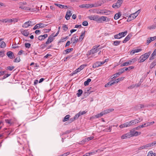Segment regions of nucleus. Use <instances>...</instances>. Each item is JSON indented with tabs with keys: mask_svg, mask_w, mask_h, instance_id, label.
Here are the masks:
<instances>
[{
	"mask_svg": "<svg viewBox=\"0 0 156 156\" xmlns=\"http://www.w3.org/2000/svg\"><path fill=\"white\" fill-rule=\"evenodd\" d=\"M83 93V90H82L79 89L78 91V93L76 94V95L78 97H79Z\"/></svg>",
	"mask_w": 156,
	"mask_h": 156,
	"instance_id": "35",
	"label": "nucleus"
},
{
	"mask_svg": "<svg viewBox=\"0 0 156 156\" xmlns=\"http://www.w3.org/2000/svg\"><path fill=\"white\" fill-rule=\"evenodd\" d=\"M151 54V52L150 51H149L147 53H145L143 55L147 59L148 58Z\"/></svg>",
	"mask_w": 156,
	"mask_h": 156,
	"instance_id": "36",
	"label": "nucleus"
},
{
	"mask_svg": "<svg viewBox=\"0 0 156 156\" xmlns=\"http://www.w3.org/2000/svg\"><path fill=\"white\" fill-rule=\"evenodd\" d=\"M19 8L22 9H23L25 10H30L31 9L29 7L23 6H20Z\"/></svg>",
	"mask_w": 156,
	"mask_h": 156,
	"instance_id": "24",
	"label": "nucleus"
},
{
	"mask_svg": "<svg viewBox=\"0 0 156 156\" xmlns=\"http://www.w3.org/2000/svg\"><path fill=\"white\" fill-rule=\"evenodd\" d=\"M98 16L94 15L88 17L89 19L97 22Z\"/></svg>",
	"mask_w": 156,
	"mask_h": 156,
	"instance_id": "12",
	"label": "nucleus"
},
{
	"mask_svg": "<svg viewBox=\"0 0 156 156\" xmlns=\"http://www.w3.org/2000/svg\"><path fill=\"white\" fill-rule=\"evenodd\" d=\"M153 146V144L152 142L142 146L139 147L138 149L139 150H141L144 149H149L151 147Z\"/></svg>",
	"mask_w": 156,
	"mask_h": 156,
	"instance_id": "2",
	"label": "nucleus"
},
{
	"mask_svg": "<svg viewBox=\"0 0 156 156\" xmlns=\"http://www.w3.org/2000/svg\"><path fill=\"white\" fill-rule=\"evenodd\" d=\"M86 113V112H85V111H83L82 112H79V114L80 115H83L84 114H85Z\"/></svg>",
	"mask_w": 156,
	"mask_h": 156,
	"instance_id": "61",
	"label": "nucleus"
},
{
	"mask_svg": "<svg viewBox=\"0 0 156 156\" xmlns=\"http://www.w3.org/2000/svg\"><path fill=\"white\" fill-rule=\"evenodd\" d=\"M140 12V9L138 10L137 11H136L134 13H133L134 16H136V17L139 14Z\"/></svg>",
	"mask_w": 156,
	"mask_h": 156,
	"instance_id": "54",
	"label": "nucleus"
},
{
	"mask_svg": "<svg viewBox=\"0 0 156 156\" xmlns=\"http://www.w3.org/2000/svg\"><path fill=\"white\" fill-rule=\"evenodd\" d=\"M134 68V67L133 66H130L127 68L125 67V71L129 70L131 69H133Z\"/></svg>",
	"mask_w": 156,
	"mask_h": 156,
	"instance_id": "42",
	"label": "nucleus"
},
{
	"mask_svg": "<svg viewBox=\"0 0 156 156\" xmlns=\"http://www.w3.org/2000/svg\"><path fill=\"white\" fill-rule=\"evenodd\" d=\"M14 68V67L13 66H9L7 67V69L11 71L13 70Z\"/></svg>",
	"mask_w": 156,
	"mask_h": 156,
	"instance_id": "48",
	"label": "nucleus"
},
{
	"mask_svg": "<svg viewBox=\"0 0 156 156\" xmlns=\"http://www.w3.org/2000/svg\"><path fill=\"white\" fill-rule=\"evenodd\" d=\"M140 12V9L138 10L137 11H136L134 13H133L134 16H136V17L139 14Z\"/></svg>",
	"mask_w": 156,
	"mask_h": 156,
	"instance_id": "55",
	"label": "nucleus"
},
{
	"mask_svg": "<svg viewBox=\"0 0 156 156\" xmlns=\"http://www.w3.org/2000/svg\"><path fill=\"white\" fill-rule=\"evenodd\" d=\"M20 57H18L16 58L14 60V62H20Z\"/></svg>",
	"mask_w": 156,
	"mask_h": 156,
	"instance_id": "47",
	"label": "nucleus"
},
{
	"mask_svg": "<svg viewBox=\"0 0 156 156\" xmlns=\"http://www.w3.org/2000/svg\"><path fill=\"white\" fill-rule=\"evenodd\" d=\"M55 5L58 6V7H59L60 8H64V5L57 3H55Z\"/></svg>",
	"mask_w": 156,
	"mask_h": 156,
	"instance_id": "44",
	"label": "nucleus"
},
{
	"mask_svg": "<svg viewBox=\"0 0 156 156\" xmlns=\"http://www.w3.org/2000/svg\"><path fill=\"white\" fill-rule=\"evenodd\" d=\"M72 13L71 11L70 10H68L66 14L65 18L67 20H69L70 19V17L72 15Z\"/></svg>",
	"mask_w": 156,
	"mask_h": 156,
	"instance_id": "13",
	"label": "nucleus"
},
{
	"mask_svg": "<svg viewBox=\"0 0 156 156\" xmlns=\"http://www.w3.org/2000/svg\"><path fill=\"white\" fill-rule=\"evenodd\" d=\"M27 2H20L19 3V5L20 6H23L24 5H26L27 4Z\"/></svg>",
	"mask_w": 156,
	"mask_h": 156,
	"instance_id": "59",
	"label": "nucleus"
},
{
	"mask_svg": "<svg viewBox=\"0 0 156 156\" xmlns=\"http://www.w3.org/2000/svg\"><path fill=\"white\" fill-rule=\"evenodd\" d=\"M123 2V0H118L116 3L113 4L112 7L114 8H118L120 7Z\"/></svg>",
	"mask_w": 156,
	"mask_h": 156,
	"instance_id": "6",
	"label": "nucleus"
},
{
	"mask_svg": "<svg viewBox=\"0 0 156 156\" xmlns=\"http://www.w3.org/2000/svg\"><path fill=\"white\" fill-rule=\"evenodd\" d=\"M53 36H54L53 35H50L46 41V44H48L51 43L54 40Z\"/></svg>",
	"mask_w": 156,
	"mask_h": 156,
	"instance_id": "9",
	"label": "nucleus"
},
{
	"mask_svg": "<svg viewBox=\"0 0 156 156\" xmlns=\"http://www.w3.org/2000/svg\"><path fill=\"white\" fill-rule=\"evenodd\" d=\"M130 61L131 62V64L134 63L136 61V58H133L130 60Z\"/></svg>",
	"mask_w": 156,
	"mask_h": 156,
	"instance_id": "60",
	"label": "nucleus"
},
{
	"mask_svg": "<svg viewBox=\"0 0 156 156\" xmlns=\"http://www.w3.org/2000/svg\"><path fill=\"white\" fill-rule=\"evenodd\" d=\"M102 48V47H100V45H96L94 46L93 47V48L89 52V55L92 54L91 55V57H94V54L95 53L97 52L98 51L99 49Z\"/></svg>",
	"mask_w": 156,
	"mask_h": 156,
	"instance_id": "1",
	"label": "nucleus"
},
{
	"mask_svg": "<svg viewBox=\"0 0 156 156\" xmlns=\"http://www.w3.org/2000/svg\"><path fill=\"white\" fill-rule=\"evenodd\" d=\"M82 24L83 26H87L88 25L87 22L86 21H83L82 23Z\"/></svg>",
	"mask_w": 156,
	"mask_h": 156,
	"instance_id": "50",
	"label": "nucleus"
},
{
	"mask_svg": "<svg viewBox=\"0 0 156 156\" xmlns=\"http://www.w3.org/2000/svg\"><path fill=\"white\" fill-rule=\"evenodd\" d=\"M131 122L130 121V122H129L125 123V124L126 125V127H129L131 126H132V125H131Z\"/></svg>",
	"mask_w": 156,
	"mask_h": 156,
	"instance_id": "46",
	"label": "nucleus"
},
{
	"mask_svg": "<svg viewBox=\"0 0 156 156\" xmlns=\"http://www.w3.org/2000/svg\"><path fill=\"white\" fill-rule=\"evenodd\" d=\"M73 48H70L67 49L65 51L66 52H65V53H64V54H67L69 53L71 51H73Z\"/></svg>",
	"mask_w": 156,
	"mask_h": 156,
	"instance_id": "38",
	"label": "nucleus"
},
{
	"mask_svg": "<svg viewBox=\"0 0 156 156\" xmlns=\"http://www.w3.org/2000/svg\"><path fill=\"white\" fill-rule=\"evenodd\" d=\"M21 33L25 36L27 37L29 34V32L28 30H21Z\"/></svg>",
	"mask_w": 156,
	"mask_h": 156,
	"instance_id": "16",
	"label": "nucleus"
},
{
	"mask_svg": "<svg viewBox=\"0 0 156 156\" xmlns=\"http://www.w3.org/2000/svg\"><path fill=\"white\" fill-rule=\"evenodd\" d=\"M70 115H66L63 118L62 121L63 122L66 121L69 119Z\"/></svg>",
	"mask_w": 156,
	"mask_h": 156,
	"instance_id": "32",
	"label": "nucleus"
},
{
	"mask_svg": "<svg viewBox=\"0 0 156 156\" xmlns=\"http://www.w3.org/2000/svg\"><path fill=\"white\" fill-rule=\"evenodd\" d=\"M33 24L32 23L31 21H28L27 22L25 23L23 25L22 27H23L27 28L29 26H32Z\"/></svg>",
	"mask_w": 156,
	"mask_h": 156,
	"instance_id": "7",
	"label": "nucleus"
},
{
	"mask_svg": "<svg viewBox=\"0 0 156 156\" xmlns=\"http://www.w3.org/2000/svg\"><path fill=\"white\" fill-rule=\"evenodd\" d=\"M69 152H67L66 153H64L63 154L60 155V156H66L67 155H69Z\"/></svg>",
	"mask_w": 156,
	"mask_h": 156,
	"instance_id": "64",
	"label": "nucleus"
},
{
	"mask_svg": "<svg viewBox=\"0 0 156 156\" xmlns=\"http://www.w3.org/2000/svg\"><path fill=\"white\" fill-rule=\"evenodd\" d=\"M131 125H133L139 123V121L138 119H135L130 121Z\"/></svg>",
	"mask_w": 156,
	"mask_h": 156,
	"instance_id": "28",
	"label": "nucleus"
},
{
	"mask_svg": "<svg viewBox=\"0 0 156 156\" xmlns=\"http://www.w3.org/2000/svg\"><path fill=\"white\" fill-rule=\"evenodd\" d=\"M71 41L73 44H75L78 41V38H76V37L75 36L74 37H72L71 39Z\"/></svg>",
	"mask_w": 156,
	"mask_h": 156,
	"instance_id": "22",
	"label": "nucleus"
},
{
	"mask_svg": "<svg viewBox=\"0 0 156 156\" xmlns=\"http://www.w3.org/2000/svg\"><path fill=\"white\" fill-rule=\"evenodd\" d=\"M147 58H146L143 55H142L140 56L139 62L140 63L143 62Z\"/></svg>",
	"mask_w": 156,
	"mask_h": 156,
	"instance_id": "23",
	"label": "nucleus"
},
{
	"mask_svg": "<svg viewBox=\"0 0 156 156\" xmlns=\"http://www.w3.org/2000/svg\"><path fill=\"white\" fill-rule=\"evenodd\" d=\"M92 92H93V91H90V92L87 91H86L84 93L85 95L87 96Z\"/></svg>",
	"mask_w": 156,
	"mask_h": 156,
	"instance_id": "57",
	"label": "nucleus"
},
{
	"mask_svg": "<svg viewBox=\"0 0 156 156\" xmlns=\"http://www.w3.org/2000/svg\"><path fill=\"white\" fill-rule=\"evenodd\" d=\"M131 37V34H128L124 39V40L122 41V42L123 43H125L127 42L128 41L130 38V37Z\"/></svg>",
	"mask_w": 156,
	"mask_h": 156,
	"instance_id": "19",
	"label": "nucleus"
},
{
	"mask_svg": "<svg viewBox=\"0 0 156 156\" xmlns=\"http://www.w3.org/2000/svg\"><path fill=\"white\" fill-rule=\"evenodd\" d=\"M121 41H115L113 42V45L115 46H117L119 45Z\"/></svg>",
	"mask_w": 156,
	"mask_h": 156,
	"instance_id": "40",
	"label": "nucleus"
},
{
	"mask_svg": "<svg viewBox=\"0 0 156 156\" xmlns=\"http://www.w3.org/2000/svg\"><path fill=\"white\" fill-rule=\"evenodd\" d=\"M87 65L86 64H84L80 66L78 68L76 69L77 70H78L77 71L80 72L82 69H83L84 67L86 66Z\"/></svg>",
	"mask_w": 156,
	"mask_h": 156,
	"instance_id": "26",
	"label": "nucleus"
},
{
	"mask_svg": "<svg viewBox=\"0 0 156 156\" xmlns=\"http://www.w3.org/2000/svg\"><path fill=\"white\" fill-rule=\"evenodd\" d=\"M14 20L11 19H5V23H11Z\"/></svg>",
	"mask_w": 156,
	"mask_h": 156,
	"instance_id": "43",
	"label": "nucleus"
},
{
	"mask_svg": "<svg viewBox=\"0 0 156 156\" xmlns=\"http://www.w3.org/2000/svg\"><path fill=\"white\" fill-rule=\"evenodd\" d=\"M124 78L125 77H121L119 78H118L115 79L114 81H113L114 84L118 83L121 80H123Z\"/></svg>",
	"mask_w": 156,
	"mask_h": 156,
	"instance_id": "21",
	"label": "nucleus"
},
{
	"mask_svg": "<svg viewBox=\"0 0 156 156\" xmlns=\"http://www.w3.org/2000/svg\"><path fill=\"white\" fill-rule=\"evenodd\" d=\"M85 31H84L81 33L79 37V41H81L83 40L85 35Z\"/></svg>",
	"mask_w": 156,
	"mask_h": 156,
	"instance_id": "27",
	"label": "nucleus"
},
{
	"mask_svg": "<svg viewBox=\"0 0 156 156\" xmlns=\"http://www.w3.org/2000/svg\"><path fill=\"white\" fill-rule=\"evenodd\" d=\"M154 123V121L151 122H148L146 123V126H150L151 125L153 124Z\"/></svg>",
	"mask_w": 156,
	"mask_h": 156,
	"instance_id": "41",
	"label": "nucleus"
},
{
	"mask_svg": "<svg viewBox=\"0 0 156 156\" xmlns=\"http://www.w3.org/2000/svg\"><path fill=\"white\" fill-rule=\"evenodd\" d=\"M6 46L5 43L3 41L0 42V47L2 48H4Z\"/></svg>",
	"mask_w": 156,
	"mask_h": 156,
	"instance_id": "34",
	"label": "nucleus"
},
{
	"mask_svg": "<svg viewBox=\"0 0 156 156\" xmlns=\"http://www.w3.org/2000/svg\"><path fill=\"white\" fill-rule=\"evenodd\" d=\"M136 17V16H134L133 14H131L130 15L127 20V22H130Z\"/></svg>",
	"mask_w": 156,
	"mask_h": 156,
	"instance_id": "15",
	"label": "nucleus"
},
{
	"mask_svg": "<svg viewBox=\"0 0 156 156\" xmlns=\"http://www.w3.org/2000/svg\"><path fill=\"white\" fill-rule=\"evenodd\" d=\"M119 76V75L118 74H117V73H116L112 75L113 77L112 79H115L116 77H118Z\"/></svg>",
	"mask_w": 156,
	"mask_h": 156,
	"instance_id": "58",
	"label": "nucleus"
},
{
	"mask_svg": "<svg viewBox=\"0 0 156 156\" xmlns=\"http://www.w3.org/2000/svg\"><path fill=\"white\" fill-rule=\"evenodd\" d=\"M103 115V113H102V112L100 113L99 114H98L96 115H94L91 117L90 118V119H95V118H98L100 117Z\"/></svg>",
	"mask_w": 156,
	"mask_h": 156,
	"instance_id": "14",
	"label": "nucleus"
},
{
	"mask_svg": "<svg viewBox=\"0 0 156 156\" xmlns=\"http://www.w3.org/2000/svg\"><path fill=\"white\" fill-rule=\"evenodd\" d=\"M98 6L97 4H83L80 6L81 8H90L92 7H97Z\"/></svg>",
	"mask_w": 156,
	"mask_h": 156,
	"instance_id": "4",
	"label": "nucleus"
},
{
	"mask_svg": "<svg viewBox=\"0 0 156 156\" xmlns=\"http://www.w3.org/2000/svg\"><path fill=\"white\" fill-rule=\"evenodd\" d=\"M25 46L26 48H29L30 47L31 44L30 43H27L25 44Z\"/></svg>",
	"mask_w": 156,
	"mask_h": 156,
	"instance_id": "51",
	"label": "nucleus"
},
{
	"mask_svg": "<svg viewBox=\"0 0 156 156\" xmlns=\"http://www.w3.org/2000/svg\"><path fill=\"white\" fill-rule=\"evenodd\" d=\"M156 55V49H155L152 54L151 55V57L150 58V60H152L154 58V56Z\"/></svg>",
	"mask_w": 156,
	"mask_h": 156,
	"instance_id": "25",
	"label": "nucleus"
},
{
	"mask_svg": "<svg viewBox=\"0 0 156 156\" xmlns=\"http://www.w3.org/2000/svg\"><path fill=\"white\" fill-rule=\"evenodd\" d=\"M104 64V62H96L94 63V65L93 66V68H96L97 67H98L100 66H101L102 65Z\"/></svg>",
	"mask_w": 156,
	"mask_h": 156,
	"instance_id": "11",
	"label": "nucleus"
},
{
	"mask_svg": "<svg viewBox=\"0 0 156 156\" xmlns=\"http://www.w3.org/2000/svg\"><path fill=\"white\" fill-rule=\"evenodd\" d=\"M127 33L126 30L124 32L119 33L118 34L115 35L114 36V37L115 39H120L126 36Z\"/></svg>",
	"mask_w": 156,
	"mask_h": 156,
	"instance_id": "3",
	"label": "nucleus"
},
{
	"mask_svg": "<svg viewBox=\"0 0 156 156\" xmlns=\"http://www.w3.org/2000/svg\"><path fill=\"white\" fill-rule=\"evenodd\" d=\"M91 79H88L87 80L84 82V85L85 86H87L89 85V83L91 81Z\"/></svg>",
	"mask_w": 156,
	"mask_h": 156,
	"instance_id": "37",
	"label": "nucleus"
},
{
	"mask_svg": "<svg viewBox=\"0 0 156 156\" xmlns=\"http://www.w3.org/2000/svg\"><path fill=\"white\" fill-rule=\"evenodd\" d=\"M156 27V26L154 25H151L150 26L148 27V28L149 29H155Z\"/></svg>",
	"mask_w": 156,
	"mask_h": 156,
	"instance_id": "56",
	"label": "nucleus"
},
{
	"mask_svg": "<svg viewBox=\"0 0 156 156\" xmlns=\"http://www.w3.org/2000/svg\"><path fill=\"white\" fill-rule=\"evenodd\" d=\"M125 135L127 138H129L130 137H132L131 133H130V132L129 133L126 134Z\"/></svg>",
	"mask_w": 156,
	"mask_h": 156,
	"instance_id": "49",
	"label": "nucleus"
},
{
	"mask_svg": "<svg viewBox=\"0 0 156 156\" xmlns=\"http://www.w3.org/2000/svg\"><path fill=\"white\" fill-rule=\"evenodd\" d=\"M130 133H131L132 136H137L141 134L140 132H137L135 131L134 129H132L130 130Z\"/></svg>",
	"mask_w": 156,
	"mask_h": 156,
	"instance_id": "5",
	"label": "nucleus"
},
{
	"mask_svg": "<svg viewBox=\"0 0 156 156\" xmlns=\"http://www.w3.org/2000/svg\"><path fill=\"white\" fill-rule=\"evenodd\" d=\"M156 156V153H153L152 151H149L147 154V156Z\"/></svg>",
	"mask_w": 156,
	"mask_h": 156,
	"instance_id": "33",
	"label": "nucleus"
},
{
	"mask_svg": "<svg viewBox=\"0 0 156 156\" xmlns=\"http://www.w3.org/2000/svg\"><path fill=\"white\" fill-rule=\"evenodd\" d=\"M131 62L130 61V60H129L128 62H126L124 63L123 64H122L121 65V66H128L129 65H130L131 64Z\"/></svg>",
	"mask_w": 156,
	"mask_h": 156,
	"instance_id": "30",
	"label": "nucleus"
},
{
	"mask_svg": "<svg viewBox=\"0 0 156 156\" xmlns=\"http://www.w3.org/2000/svg\"><path fill=\"white\" fill-rule=\"evenodd\" d=\"M140 12V9L138 10L137 11H136L134 13H133L134 16H136V17L139 14Z\"/></svg>",
	"mask_w": 156,
	"mask_h": 156,
	"instance_id": "53",
	"label": "nucleus"
},
{
	"mask_svg": "<svg viewBox=\"0 0 156 156\" xmlns=\"http://www.w3.org/2000/svg\"><path fill=\"white\" fill-rule=\"evenodd\" d=\"M121 16V14L120 12H119L116 14L114 16V19L115 20H117Z\"/></svg>",
	"mask_w": 156,
	"mask_h": 156,
	"instance_id": "31",
	"label": "nucleus"
},
{
	"mask_svg": "<svg viewBox=\"0 0 156 156\" xmlns=\"http://www.w3.org/2000/svg\"><path fill=\"white\" fill-rule=\"evenodd\" d=\"M106 18H107V17L104 16H102L100 17H99L98 16L97 22L102 23L103 22L105 21Z\"/></svg>",
	"mask_w": 156,
	"mask_h": 156,
	"instance_id": "8",
	"label": "nucleus"
},
{
	"mask_svg": "<svg viewBox=\"0 0 156 156\" xmlns=\"http://www.w3.org/2000/svg\"><path fill=\"white\" fill-rule=\"evenodd\" d=\"M140 12V9L138 10L137 11H136L134 13H133L134 16H136V17L139 14Z\"/></svg>",
	"mask_w": 156,
	"mask_h": 156,
	"instance_id": "52",
	"label": "nucleus"
},
{
	"mask_svg": "<svg viewBox=\"0 0 156 156\" xmlns=\"http://www.w3.org/2000/svg\"><path fill=\"white\" fill-rule=\"evenodd\" d=\"M142 50L141 49H136L134 50H132L131 51V54L133 55L135 53H137L140 51H141Z\"/></svg>",
	"mask_w": 156,
	"mask_h": 156,
	"instance_id": "20",
	"label": "nucleus"
},
{
	"mask_svg": "<svg viewBox=\"0 0 156 156\" xmlns=\"http://www.w3.org/2000/svg\"><path fill=\"white\" fill-rule=\"evenodd\" d=\"M44 25L42 23H40L36 24L33 28L34 30H35L37 29H38L40 28L44 27Z\"/></svg>",
	"mask_w": 156,
	"mask_h": 156,
	"instance_id": "17",
	"label": "nucleus"
},
{
	"mask_svg": "<svg viewBox=\"0 0 156 156\" xmlns=\"http://www.w3.org/2000/svg\"><path fill=\"white\" fill-rule=\"evenodd\" d=\"M114 84V83L113 81H111L109 82H108L105 85V87H108Z\"/></svg>",
	"mask_w": 156,
	"mask_h": 156,
	"instance_id": "29",
	"label": "nucleus"
},
{
	"mask_svg": "<svg viewBox=\"0 0 156 156\" xmlns=\"http://www.w3.org/2000/svg\"><path fill=\"white\" fill-rule=\"evenodd\" d=\"M48 36V35L47 34H44L43 35H40L38 37V39L40 41H42L44 39Z\"/></svg>",
	"mask_w": 156,
	"mask_h": 156,
	"instance_id": "18",
	"label": "nucleus"
},
{
	"mask_svg": "<svg viewBox=\"0 0 156 156\" xmlns=\"http://www.w3.org/2000/svg\"><path fill=\"white\" fill-rule=\"evenodd\" d=\"M137 106L138 107V108H143L146 107L145 106L142 104H140L138 106Z\"/></svg>",
	"mask_w": 156,
	"mask_h": 156,
	"instance_id": "62",
	"label": "nucleus"
},
{
	"mask_svg": "<svg viewBox=\"0 0 156 156\" xmlns=\"http://www.w3.org/2000/svg\"><path fill=\"white\" fill-rule=\"evenodd\" d=\"M62 28L63 30L65 31H66L68 29V27L65 24L63 25Z\"/></svg>",
	"mask_w": 156,
	"mask_h": 156,
	"instance_id": "45",
	"label": "nucleus"
},
{
	"mask_svg": "<svg viewBox=\"0 0 156 156\" xmlns=\"http://www.w3.org/2000/svg\"><path fill=\"white\" fill-rule=\"evenodd\" d=\"M150 39L151 41H153L156 39V36H154L153 37H150Z\"/></svg>",
	"mask_w": 156,
	"mask_h": 156,
	"instance_id": "63",
	"label": "nucleus"
},
{
	"mask_svg": "<svg viewBox=\"0 0 156 156\" xmlns=\"http://www.w3.org/2000/svg\"><path fill=\"white\" fill-rule=\"evenodd\" d=\"M156 65V62H153L150 65V67L151 69H152Z\"/></svg>",
	"mask_w": 156,
	"mask_h": 156,
	"instance_id": "39",
	"label": "nucleus"
},
{
	"mask_svg": "<svg viewBox=\"0 0 156 156\" xmlns=\"http://www.w3.org/2000/svg\"><path fill=\"white\" fill-rule=\"evenodd\" d=\"M7 55L10 59L15 58L14 55L13 53L11 51H9L7 52Z\"/></svg>",
	"mask_w": 156,
	"mask_h": 156,
	"instance_id": "10",
	"label": "nucleus"
}]
</instances>
